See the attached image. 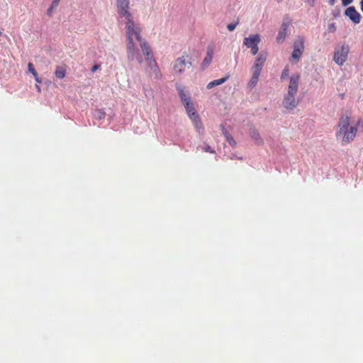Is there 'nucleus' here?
Returning a JSON list of instances; mask_svg holds the SVG:
<instances>
[{
  "instance_id": "nucleus-1",
  "label": "nucleus",
  "mask_w": 363,
  "mask_h": 363,
  "mask_svg": "<svg viewBox=\"0 0 363 363\" xmlns=\"http://www.w3.org/2000/svg\"><path fill=\"white\" fill-rule=\"evenodd\" d=\"M125 37H126V49L127 57L128 60H133L136 59L140 64L143 62V57L140 53L139 49L135 43V40L141 43L142 40V28L140 25H135L130 26V25L125 28Z\"/></svg>"
},
{
  "instance_id": "nucleus-2",
  "label": "nucleus",
  "mask_w": 363,
  "mask_h": 363,
  "mask_svg": "<svg viewBox=\"0 0 363 363\" xmlns=\"http://www.w3.org/2000/svg\"><path fill=\"white\" fill-rule=\"evenodd\" d=\"M350 117L347 114L341 116L336 130L337 138H340L343 145L352 141L357 132L356 125H350Z\"/></svg>"
},
{
  "instance_id": "nucleus-3",
  "label": "nucleus",
  "mask_w": 363,
  "mask_h": 363,
  "mask_svg": "<svg viewBox=\"0 0 363 363\" xmlns=\"http://www.w3.org/2000/svg\"><path fill=\"white\" fill-rule=\"evenodd\" d=\"M301 76L298 73L292 74L289 79L287 93L285 94L282 104L287 110H294L298 104L296 98Z\"/></svg>"
},
{
  "instance_id": "nucleus-4",
  "label": "nucleus",
  "mask_w": 363,
  "mask_h": 363,
  "mask_svg": "<svg viewBox=\"0 0 363 363\" xmlns=\"http://www.w3.org/2000/svg\"><path fill=\"white\" fill-rule=\"evenodd\" d=\"M177 90L186 111L187 112L196 128L200 132L201 130H203L202 123L200 120L199 114L195 110L194 105L191 100V97L181 86L178 87Z\"/></svg>"
},
{
  "instance_id": "nucleus-5",
  "label": "nucleus",
  "mask_w": 363,
  "mask_h": 363,
  "mask_svg": "<svg viewBox=\"0 0 363 363\" xmlns=\"http://www.w3.org/2000/svg\"><path fill=\"white\" fill-rule=\"evenodd\" d=\"M140 45L142 52L145 57V61L148 66L146 72H149V74L151 77H153L155 79H160L162 77V74L157 64V62L153 57L152 50L148 45V43L142 38Z\"/></svg>"
},
{
  "instance_id": "nucleus-6",
  "label": "nucleus",
  "mask_w": 363,
  "mask_h": 363,
  "mask_svg": "<svg viewBox=\"0 0 363 363\" xmlns=\"http://www.w3.org/2000/svg\"><path fill=\"white\" fill-rule=\"evenodd\" d=\"M117 12L118 16L123 19L125 23V28L138 25L133 21V14L130 11L129 0H116Z\"/></svg>"
},
{
  "instance_id": "nucleus-7",
  "label": "nucleus",
  "mask_w": 363,
  "mask_h": 363,
  "mask_svg": "<svg viewBox=\"0 0 363 363\" xmlns=\"http://www.w3.org/2000/svg\"><path fill=\"white\" fill-rule=\"evenodd\" d=\"M192 65L191 57L186 52L177 57L173 65V71L177 74H183L186 69H189Z\"/></svg>"
},
{
  "instance_id": "nucleus-8",
  "label": "nucleus",
  "mask_w": 363,
  "mask_h": 363,
  "mask_svg": "<svg viewBox=\"0 0 363 363\" xmlns=\"http://www.w3.org/2000/svg\"><path fill=\"white\" fill-rule=\"evenodd\" d=\"M349 53V47L347 45H341L335 48L333 60L340 65H343L347 60Z\"/></svg>"
},
{
  "instance_id": "nucleus-9",
  "label": "nucleus",
  "mask_w": 363,
  "mask_h": 363,
  "mask_svg": "<svg viewBox=\"0 0 363 363\" xmlns=\"http://www.w3.org/2000/svg\"><path fill=\"white\" fill-rule=\"evenodd\" d=\"M261 41V38L259 34L250 35L249 37L245 38L243 44L248 48H250L251 53L255 55L259 51L258 44Z\"/></svg>"
},
{
  "instance_id": "nucleus-10",
  "label": "nucleus",
  "mask_w": 363,
  "mask_h": 363,
  "mask_svg": "<svg viewBox=\"0 0 363 363\" xmlns=\"http://www.w3.org/2000/svg\"><path fill=\"white\" fill-rule=\"evenodd\" d=\"M304 50V43L302 38L297 39L294 43V50L291 54V58L295 60L296 62H298L302 56Z\"/></svg>"
},
{
  "instance_id": "nucleus-11",
  "label": "nucleus",
  "mask_w": 363,
  "mask_h": 363,
  "mask_svg": "<svg viewBox=\"0 0 363 363\" xmlns=\"http://www.w3.org/2000/svg\"><path fill=\"white\" fill-rule=\"evenodd\" d=\"M267 53L261 52L258 54L251 70L262 72V67L267 60Z\"/></svg>"
},
{
  "instance_id": "nucleus-12",
  "label": "nucleus",
  "mask_w": 363,
  "mask_h": 363,
  "mask_svg": "<svg viewBox=\"0 0 363 363\" xmlns=\"http://www.w3.org/2000/svg\"><path fill=\"white\" fill-rule=\"evenodd\" d=\"M345 15L354 23H359L361 20V16L354 6L347 8L345 11Z\"/></svg>"
},
{
  "instance_id": "nucleus-13",
  "label": "nucleus",
  "mask_w": 363,
  "mask_h": 363,
  "mask_svg": "<svg viewBox=\"0 0 363 363\" xmlns=\"http://www.w3.org/2000/svg\"><path fill=\"white\" fill-rule=\"evenodd\" d=\"M214 50L215 48L213 45H208L207 47L206 55L201 65L202 69L206 68L211 64L213 57Z\"/></svg>"
},
{
  "instance_id": "nucleus-14",
  "label": "nucleus",
  "mask_w": 363,
  "mask_h": 363,
  "mask_svg": "<svg viewBox=\"0 0 363 363\" xmlns=\"http://www.w3.org/2000/svg\"><path fill=\"white\" fill-rule=\"evenodd\" d=\"M290 26L289 21H284L281 24V30H279L277 37V41L278 43L283 42L286 37V31Z\"/></svg>"
},
{
  "instance_id": "nucleus-15",
  "label": "nucleus",
  "mask_w": 363,
  "mask_h": 363,
  "mask_svg": "<svg viewBox=\"0 0 363 363\" xmlns=\"http://www.w3.org/2000/svg\"><path fill=\"white\" fill-rule=\"evenodd\" d=\"M252 75L251 79L249 80L247 83V86L250 89H253L257 84L259 78V75L261 72L252 70Z\"/></svg>"
},
{
  "instance_id": "nucleus-16",
  "label": "nucleus",
  "mask_w": 363,
  "mask_h": 363,
  "mask_svg": "<svg viewBox=\"0 0 363 363\" xmlns=\"http://www.w3.org/2000/svg\"><path fill=\"white\" fill-rule=\"evenodd\" d=\"M228 78H229V76L227 75L225 77L211 81V82H209L207 84L206 87H207V89H210L216 86L220 85V84H223L224 82H225L228 79Z\"/></svg>"
},
{
  "instance_id": "nucleus-17",
  "label": "nucleus",
  "mask_w": 363,
  "mask_h": 363,
  "mask_svg": "<svg viewBox=\"0 0 363 363\" xmlns=\"http://www.w3.org/2000/svg\"><path fill=\"white\" fill-rule=\"evenodd\" d=\"M221 128L223 130V133L225 135L227 141L231 146H235L236 145V142L234 140V138L232 137V135L226 130L223 125H221Z\"/></svg>"
},
{
  "instance_id": "nucleus-18",
  "label": "nucleus",
  "mask_w": 363,
  "mask_h": 363,
  "mask_svg": "<svg viewBox=\"0 0 363 363\" xmlns=\"http://www.w3.org/2000/svg\"><path fill=\"white\" fill-rule=\"evenodd\" d=\"M65 67L62 66H57L55 72V77L58 79H63L65 77Z\"/></svg>"
},
{
  "instance_id": "nucleus-19",
  "label": "nucleus",
  "mask_w": 363,
  "mask_h": 363,
  "mask_svg": "<svg viewBox=\"0 0 363 363\" xmlns=\"http://www.w3.org/2000/svg\"><path fill=\"white\" fill-rule=\"evenodd\" d=\"M250 135L257 143H261L262 142L259 133L255 128L250 129Z\"/></svg>"
},
{
  "instance_id": "nucleus-20",
  "label": "nucleus",
  "mask_w": 363,
  "mask_h": 363,
  "mask_svg": "<svg viewBox=\"0 0 363 363\" xmlns=\"http://www.w3.org/2000/svg\"><path fill=\"white\" fill-rule=\"evenodd\" d=\"M289 68L288 66H286L284 67V69H283L282 73L281 74V79H286L289 76Z\"/></svg>"
},
{
  "instance_id": "nucleus-21",
  "label": "nucleus",
  "mask_w": 363,
  "mask_h": 363,
  "mask_svg": "<svg viewBox=\"0 0 363 363\" xmlns=\"http://www.w3.org/2000/svg\"><path fill=\"white\" fill-rule=\"evenodd\" d=\"M28 69L29 72H30L33 75V77L38 74L34 67H33V63L29 62L28 64Z\"/></svg>"
},
{
  "instance_id": "nucleus-22",
  "label": "nucleus",
  "mask_w": 363,
  "mask_h": 363,
  "mask_svg": "<svg viewBox=\"0 0 363 363\" xmlns=\"http://www.w3.org/2000/svg\"><path fill=\"white\" fill-rule=\"evenodd\" d=\"M239 24V21L238 20L235 23H230L227 26V28L230 31H233L235 29L236 26Z\"/></svg>"
},
{
  "instance_id": "nucleus-23",
  "label": "nucleus",
  "mask_w": 363,
  "mask_h": 363,
  "mask_svg": "<svg viewBox=\"0 0 363 363\" xmlns=\"http://www.w3.org/2000/svg\"><path fill=\"white\" fill-rule=\"evenodd\" d=\"M96 111L99 119L104 118L106 113L103 110L98 109Z\"/></svg>"
},
{
  "instance_id": "nucleus-24",
  "label": "nucleus",
  "mask_w": 363,
  "mask_h": 363,
  "mask_svg": "<svg viewBox=\"0 0 363 363\" xmlns=\"http://www.w3.org/2000/svg\"><path fill=\"white\" fill-rule=\"evenodd\" d=\"M203 150L205 152H208L210 153H215V150H213L208 145H206L203 147Z\"/></svg>"
},
{
  "instance_id": "nucleus-25",
  "label": "nucleus",
  "mask_w": 363,
  "mask_h": 363,
  "mask_svg": "<svg viewBox=\"0 0 363 363\" xmlns=\"http://www.w3.org/2000/svg\"><path fill=\"white\" fill-rule=\"evenodd\" d=\"M57 6H53V3L52 2V4L51 6H50V8L48 9L47 11V13L48 16H52V11L55 8H56Z\"/></svg>"
},
{
  "instance_id": "nucleus-26",
  "label": "nucleus",
  "mask_w": 363,
  "mask_h": 363,
  "mask_svg": "<svg viewBox=\"0 0 363 363\" xmlns=\"http://www.w3.org/2000/svg\"><path fill=\"white\" fill-rule=\"evenodd\" d=\"M353 0H342V4L345 6H348Z\"/></svg>"
},
{
  "instance_id": "nucleus-27",
  "label": "nucleus",
  "mask_w": 363,
  "mask_h": 363,
  "mask_svg": "<svg viewBox=\"0 0 363 363\" xmlns=\"http://www.w3.org/2000/svg\"><path fill=\"white\" fill-rule=\"evenodd\" d=\"M99 67H100V65H94L91 67V71L92 72H96L98 69H99Z\"/></svg>"
},
{
  "instance_id": "nucleus-28",
  "label": "nucleus",
  "mask_w": 363,
  "mask_h": 363,
  "mask_svg": "<svg viewBox=\"0 0 363 363\" xmlns=\"http://www.w3.org/2000/svg\"><path fill=\"white\" fill-rule=\"evenodd\" d=\"M34 77H35V81H36L38 83H39V84L42 83V79H41L40 78H39V77H38V74H37V75H35V76H34Z\"/></svg>"
},
{
  "instance_id": "nucleus-29",
  "label": "nucleus",
  "mask_w": 363,
  "mask_h": 363,
  "mask_svg": "<svg viewBox=\"0 0 363 363\" xmlns=\"http://www.w3.org/2000/svg\"><path fill=\"white\" fill-rule=\"evenodd\" d=\"M306 1L308 3V4H309L311 6H313V5H314V2H315V0H306Z\"/></svg>"
},
{
  "instance_id": "nucleus-30",
  "label": "nucleus",
  "mask_w": 363,
  "mask_h": 363,
  "mask_svg": "<svg viewBox=\"0 0 363 363\" xmlns=\"http://www.w3.org/2000/svg\"><path fill=\"white\" fill-rule=\"evenodd\" d=\"M60 0H53V6H57Z\"/></svg>"
},
{
  "instance_id": "nucleus-31",
  "label": "nucleus",
  "mask_w": 363,
  "mask_h": 363,
  "mask_svg": "<svg viewBox=\"0 0 363 363\" xmlns=\"http://www.w3.org/2000/svg\"><path fill=\"white\" fill-rule=\"evenodd\" d=\"M35 88H36L38 92H39V93L41 92V88H40V86L38 84L35 85Z\"/></svg>"
},
{
  "instance_id": "nucleus-32",
  "label": "nucleus",
  "mask_w": 363,
  "mask_h": 363,
  "mask_svg": "<svg viewBox=\"0 0 363 363\" xmlns=\"http://www.w3.org/2000/svg\"><path fill=\"white\" fill-rule=\"evenodd\" d=\"M360 6H361V10L363 12V0H361L360 1Z\"/></svg>"
},
{
  "instance_id": "nucleus-33",
  "label": "nucleus",
  "mask_w": 363,
  "mask_h": 363,
  "mask_svg": "<svg viewBox=\"0 0 363 363\" xmlns=\"http://www.w3.org/2000/svg\"><path fill=\"white\" fill-rule=\"evenodd\" d=\"M277 2H281L282 0H276Z\"/></svg>"
},
{
  "instance_id": "nucleus-34",
  "label": "nucleus",
  "mask_w": 363,
  "mask_h": 363,
  "mask_svg": "<svg viewBox=\"0 0 363 363\" xmlns=\"http://www.w3.org/2000/svg\"><path fill=\"white\" fill-rule=\"evenodd\" d=\"M1 35V32L0 31V35Z\"/></svg>"
}]
</instances>
